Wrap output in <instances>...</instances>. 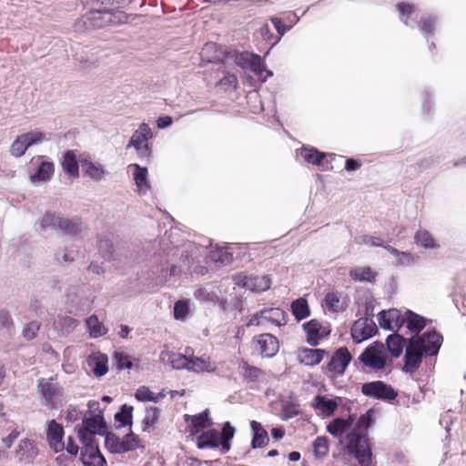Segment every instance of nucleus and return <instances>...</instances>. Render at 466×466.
<instances>
[{
	"label": "nucleus",
	"instance_id": "obj_41",
	"mask_svg": "<svg viewBox=\"0 0 466 466\" xmlns=\"http://www.w3.org/2000/svg\"><path fill=\"white\" fill-rule=\"evenodd\" d=\"M405 323L411 332L419 333L425 327L426 319L410 310H407L405 312Z\"/></svg>",
	"mask_w": 466,
	"mask_h": 466
},
{
	"label": "nucleus",
	"instance_id": "obj_9",
	"mask_svg": "<svg viewBox=\"0 0 466 466\" xmlns=\"http://www.w3.org/2000/svg\"><path fill=\"white\" fill-rule=\"evenodd\" d=\"M47 139L46 134L39 130L22 134L12 143L10 153L15 157H22L29 147L39 145Z\"/></svg>",
	"mask_w": 466,
	"mask_h": 466
},
{
	"label": "nucleus",
	"instance_id": "obj_47",
	"mask_svg": "<svg viewBox=\"0 0 466 466\" xmlns=\"http://www.w3.org/2000/svg\"><path fill=\"white\" fill-rule=\"evenodd\" d=\"M350 276L357 281H372L375 279L373 271L369 267L352 268Z\"/></svg>",
	"mask_w": 466,
	"mask_h": 466
},
{
	"label": "nucleus",
	"instance_id": "obj_17",
	"mask_svg": "<svg viewBox=\"0 0 466 466\" xmlns=\"http://www.w3.org/2000/svg\"><path fill=\"white\" fill-rule=\"evenodd\" d=\"M38 454V449L35 441L25 438L22 439L15 448V455L20 463L30 464Z\"/></svg>",
	"mask_w": 466,
	"mask_h": 466
},
{
	"label": "nucleus",
	"instance_id": "obj_10",
	"mask_svg": "<svg viewBox=\"0 0 466 466\" xmlns=\"http://www.w3.org/2000/svg\"><path fill=\"white\" fill-rule=\"evenodd\" d=\"M152 131L147 124L142 123L139 127L133 133L127 148L134 147L139 157H148L150 149L148 140L152 138Z\"/></svg>",
	"mask_w": 466,
	"mask_h": 466
},
{
	"label": "nucleus",
	"instance_id": "obj_8",
	"mask_svg": "<svg viewBox=\"0 0 466 466\" xmlns=\"http://www.w3.org/2000/svg\"><path fill=\"white\" fill-rule=\"evenodd\" d=\"M235 63L243 69L252 71L261 78L262 82H265L268 77L273 75L271 71H267V75L262 76L263 73L266 71V66L261 56L253 53L241 52L236 54Z\"/></svg>",
	"mask_w": 466,
	"mask_h": 466
},
{
	"label": "nucleus",
	"instance_id": "obj_37",
	"mask_svg": "<svg viewBox=\"0 0 466 466\" xmlns=\"http://www.w3.org/2000/svg\"><path fill=\"white\" fill-rule=\"evenodd\" d=\"M299 152L305 162L316 166H319L326 157L325 153L319 152L315 147H302Z\"/></svg>",
	"mask_w": 466,
	"mask_h": 466
},
{
	"label": "nucleus",
	"instance_id": "obj_1",
	"mask_svg": "<svg viewBox=\"0 0 466 466\" xmlns=\"http://www.w3.org/2000/svg\"><path fill=\"white\" fill-rule=\"evenodd\" d=\"M370 423L369 413L361 415L343 440L345 452L352 455L360 466H371L372 462V451L368 440Z\"/></svg>",
	"mask_w": 466,
	"mask_h": 466
},
{
	"label": "nucleus",
	"instance_id": "obj_4",
	"mask_svg": "<svg viewBox=\"0 0 466 466\" xmlns=\"http://www.w3.org/2000/svg\"><path fill=\"white\" fill-rule=\"evenodd\" d=\"M76 430L80 442H97L96 435H103L106 431V423L101 411L95 415H85L82 424L76 426Z\"/></svg>",
	"mask_w": 466,
	"mask_h": 466
},
{
	"label": "nucleus",
	"instance_id": "obj_57",
	"mask_svg": "<svg viewBox=\"0 0 466 466\" xmlns=\"http://www.w3.org/2000/svg\"><path fill=\"white\" fill-rule=\"evenodd\" d=\"M396 263L399 266H410L415 263V258L410 253L400 251L396 257Z\"/></svg>",
	"mask_w": 466,
	"mask_h": 466
},
{
	"label": "nucleus",
	"instance_id": "obj_51",
	"mask_svg": "<svg viewBox=\"0 0 466 466\" xmlns=\"http://www.w3.org/2000/svg\"><path fill=\"white\" fill-rule=\"evenodd\" d=\"M105 445L111 453H120V438L114 433H107L105 438Z\"/></svg>",
	"mask_w": 466,
	"mask_h": 466
},
{
	"label": "nucleus",
	"instance_id": "obj_3",
	"mask_svg": "<svg viewBox=\"0 0 466 466\" xmlns=\"http://www.w3.org/2000/svg\"><path fill=\"white\" fill-rule=\"evenodd\" d=\"M127 16L119 9L95 7L86 14L78 24H83L86 30L102 28L126 23Z\"/></svg>",
	"mask_w": 466,
	"mask_h": 466
},
{
	"label": "nucleus",
	"instance_id": "obj_43",
	"mask_svg": "<svg viewBox=\"0 0 466 466\" xmlns=\"http://www.w3.org/2000/svg\"><path fill=\"white\" fill-rule=\"evenodd\" d=\"M166 396L164 391H161L159 393H154L149 390L148 387L141 386L139 387L135 393V397L139 401H152V402H158L161 399H163Z\"/></svg>",
	"mask_w": 466,
	"mask_h": 466
},
{
	"label": "nucleus",
	"instance_id": "obj_38",
	"mask_svg": "<svg viewBox=\"0 0 466 466\" xmlns=\"http://www.w3.org/2000/svg\"><path fill=\"white\" fill-rule=\"evenodd\" d=\"M160 410L157 407H149L146 409L145 416L143 418V431L150 432L155 429L156 424L158 422Z\"/></svg>",
	"mask_w": 466,
	"mask_h": 466
},
{
	"label": "nucleus",
	"instance_id": "obj_48",
	"mask_svg": "<svg viewBox=\"0 0 466 466\" xmlns=\"http://www.w3.org/2000/svg\"><path fill=\"white\" fill-rule=\"evenodd\" d=\"M132 412L133 407L127 404L121 407L119 412L116 413L115 420L119 422V427H125L132 425Z\"/></svg>",
	"mask_w": 466,
	"mask_h": 466
},
{
	"label": "nucleus",
	"instance_id": "obj_36",
	"mask_svg": "<svg viewBox=\"0 0 466 466\" xmlns=\"http://www.w3.org/2000/svg\"><path fill=\"white\" fill-rule=\"evenodd\" d=\"M387 349L392 356L395 358L400 357L402 354L403 349L406 345V339L397 334L390 335L386 339Z\"/></svg>",
	"mask_w": 466,
	"mask_h": 466
},
{
	"label": "nucleus",
	"instance_id": "obj_55",
	"mask_svg": "<svg viewBox=\"0 0 466 466\" xmlns=\"http://www.w3.org/2000/svg\"><path fill=\"white\" fill-rule=\"evenodd\" d=\"M188 313V305L186 301L178 300L174 306V317L176 319L184 320Z\"/></svg>",
	"mask_w": 466,
	"mask_h": 466
},
{
	"label": "nucleus",
	"instance_id": "obj_11",
	"mask_svg": "<svg viewBox=\"0 0 466 466\" xmlns=\"http://www.w3.org/2000/svg\"><path fill=\"white\" fill-rule=\"evenodd\" d=\"M361 392L365 396L387 401L393 400L398 396L397 391L390 385L380 380L364 383Z\"/></svg>",
	"mask_w": 466,
	"mask_h": 466
},
{
	"label": "nucleus",
	"instance_id": "obj_32",
	"mask_svg": "<svg viewBox=\"0 0 466 466\" xmlns=\"http://www.w3.org/2000/svg\"><path fill=\"white\" fill-rule=\"evenodd\" d=\"M250 428L253 431L252 448L256 449L266 446L268 442V436L262 425L256 420H251Z\"/></svg>",
	"mask_w": 466,
	"mask_h": 466
},
{
	"label": "nucleus",
	"instance_id": "obj_40",
	"mask_svg": "<svg viewBox=\"0 0 466 466\" xmlns=\"http://www.w3.org/2000/svg\"><path fill=\"white\" fill-rule=\"evenodd\" d=\"M290 308H291V312H292L294 318L298 321H300V320L308 318L310 314L308 301H307V299H305L303 298L295 299L291 303Z\"/></svg>",
	"mask_w": 466,
	"mask_h": 466
},
{
	"label": "nucleus",
	"instance_id": "obj_56",
	"mask_svg": "<svg viewBox=\"0 0 466 466\" xmlns=\"http://www.w3.org/2000/svg\"><path fill=\"white\" fill-rule=\"evenodd\" d=\"M40 329V324L37 321H31L23 329V336L27 340H31L36 337Z\"/></svg>",
	"mask_w": 466,
	"mask_h": 466
},
{
	"label": "nucleus",
	"instance_id": "obj_27",
	"mask_svg": "<svg viewBox=\"0 0 466 466\" xmlns=\"http://www.w3.org/2000/svg\"><path fill=\"white\" fill-rule=\"evenodd\" d=\"M107 361V356L98 352L88 357L87 365L96 377H102L108 370Z\"/></svg>",
	"mask_w": 466,
	"mask_h": 466
},
{
	"label": "nucleus",
	"instance_id": "obj_44",
	"mask_svg": "<svg viewBox=\"0 0 466 466\" xmlns=\"http://www.w3.org/2000/svg\"><path fill=\"white\" fill-rule=\"evenodd\" d=\"M120 453L132 451L139 448L140 439L137 435L130 431L123 439L120 438Z\"/></svg>",
	"mask_w": 466,
	"mask_h": 466
},
{
	"label": "nucleus",
	"instance_id": "obj_22",
	"mask_svg": "<svg viewBox=\"0 0 466 466\" xmlns=\"http://www.w3.org/2000/svg\"><path fill=\"white\" fill-rule=\"evenodd\" d=\"M189 358L185 355L170 350H162L159 354V360L164 365H170L172 369L188 370Z\"/></svg>",
	"mask_w": 466,
	"mask_h": 466
},
{
	"label": "nucleus",
	"instance_id": "obj_60",
	"mask_svg": "<svg viewBox=\"0 0 466 466\" xmlns=\"http://www.w3.org/2000/svg\"><path fill=\"white\" fill-rule=\"evenodd\" d=\"M13 326V320L8 311H0V329H5L7 330Z\"/></svg>",
	"mask_w": 466,
	"mask_h": 466
},
{
	"label": "nucleus",
	"instance_id": "obj_50",
	"mask_svg": "<svg viewBox=\"0 0 466 466\" xmlns=\"http://www.w3.org/2000/svg\"><path fill=\"white\" fill-rule=\"evenodd\" d=\"M313 451L317 458H323L329 451V441L326 437H318L313 442Z\"/></svg>",
	"mask_w": 466,
	"mask_h": 466
},
{
	"label": "nucleus",
	"instance_id": "obj_20",
	"mask_svg": "<svg viewBox=\"0 0 466 466\" xmlns=\"http://www.w3.org/2000/svg\"><path fill=\"white\" fill-rule=\"evenodd\" d=\"M350 360L351 355L350 351L347 348L341 347L332 355L328 364V369L331 372L343 374Z\"/></svg>",
	"mask_w": 466,
	"mask_h": 466
},
{
	"label": "nucleus",
	"instance_id": "obj_45",
	"mask_svg": "<svg viewBox=\"0 0 466 466\" xmlns=\"http://www.w3.org/2000/svg\"><path fill=\"white\" fill-rule=\"evenodd\" d=\"M86 323L88 328L90 337L92 338H98L106 333V329L98 320L96 315H92L91 317H89L86 319Z\"/></svg>",
	"mask_w": 466,
	"mask_h": 466
},
{
	"label": "nucleus",
	"instance_id": "obj_23",
	"mask_svg": "<svg viewBox=\"0 0 466 466\" xmlns=\"http://www.w3.org/2000/svg\"><path fill=\"white\" fill-rule=\"evenodd\" d=\"M59 230L69 236L82 238L86 230V225L78 217L63 218Z\"/></svg>",
	"mask_w": 466,
	"mask_h": 466
},
{
	"label": "nucleus",
	"instance_id": "obj_49",
	"mask_svg": "<svg viewBox=\"0 0 466 466\" xmlns=\"http://www.w3.org/2000/svg\"><path fill=\"white\" fill-rule=\"evenodd\" d=\"M325 302L327 307L332 311L339 312L344 309V303L339 292H329L325 297Z\"/></svg>",
	"mask_w": 466,
	"mask_h": 466
},
{
	"label": "nucleus",
	"instance_id": "obj_31",
	"mask_svg": "<svg viewBox=\"0 0 466 466\" xmlns=\"http://www.w3.org/2000/svg\"><path fill=\"white\" fill-rule=\"evenodd\" d=\"M313 407L319 410L323 416L329 417L336 410L338 404L335 400L317 395L313 401Z\"/></svg>",
	"mask_w": 466,
	"mask_h": 466
},
{
	"label": "nucleus",
	"instance_id": "obj_42",
	"mask_svg": "<svg viewBox=\"0 0 466 466\" xmlns=\"http://www.w3.org/2000/svg\"><path fill=\"white\" fill-rule=\"evenodd\" d=\"M63 217L56 215L55 213L46 212L39 220L41 229H53L59 230Z\"/></svg>",
	"mask_w": 466,
	"mask_h": 466
},
{
	"label": "nucleus",
	"instance_id": "obj_26",
	"mask_svg": "<svg viewBox=\"0 0 466 466\" xmlns=\"http://www.w3.org/2000/svg\"><path fill=\"white\" fill-rule=\"evenodd\" d=\"M352 423L353 420L351 416H350L348 419L336 418L327 426V431L335 438H339V442L343 444L341 436L345 431L350 430Z\"/></svg>",
	"mask_w": 466,
	"mask_h": 466
},
{
	"label": "nucleus",
	"instance_id": "obj_15",
	"mask_svg": "<svg viewBox=\"0 0 466 466\" xmlns=\"http://www.w3.org/2000/svg\"><path fill=\"white\" fill-rule=\"evenodd\" d=\"M81 461L85 466H106V461L101 454L97 442H81Z\"/></svg>",
	"mask_w": 466,
	"mask_h": 466
},
{
	"label": "nucleus",
	"instance_id": "obj_24",
	"mask_svg": "<svg viewBox=\"0 0 466 466\" xmlns=\"http://www.w3.org/2000/svg\"><path fill=\"white\" fill-rule=\"evenodd\" d=\"M81 165L84 173L94 181H102L108 174L106 167L99 162L82 159Z\"/></svg>",
	"mask_w": 466,
	"mask_h": 466
},
{
	"label": "nucleus",
	"instance_id": "obj_2",
	"mask_svg": "<svg viewBox=\"0 0 466 466\" xmlns=\"http://www.w3.org/2000/svg\"><path fill=\"white\" fill-rule=\"evenodd\" d=\"M442 336L435 330L423 333L421 336H413L406 346L405 366L403 370L411 372L419 368L423 354L435 356L442 343Z\"/></svg>",
	"mask_w": 466,
	"mask_h": 466
},
{
	"label": "nucleus",
	"instance_id": "obj_28",
	"mask_svg": "<svg viewBox=\"0 0 466 466\" xmlns=\"http://www.w3.org/2000/svg\"><path fill=\"white\" fill-rule=\"evenodd\" d=\"M326 354L327 351L325 350L303 349L299 354V359L306 366H315L324 359Z\"/></svg>",
	"mask_w": 466,
	"mask_h": 466
},
{
	"label": "nucleus",
	"instance_id": "obj_61",
	"mask_svg": "<svg viewBox=\"0 0 466 466\" xmlns=\"http://www.w3.org/2000/svg\"><path fill=\"white\" fill-rule=\"evenodd\" d=\"M82 418V411L76 407H69L66 413V420L68 422H75Z\"/></svg>",
	"mask_w": 466,
	"mask_h": 466
},
{
	"label": "nucleus",
	"instance_id": "obj_52",
	"mask_svg": "<svg viewBox=\"0 0 466 466\" xmlns=\"http://www.w3.org/2000/svg\"><path fill=\"white\" fill-rule=\"evenodd\" d=\"M219 85L226 91L235 90L238 86V77L236 75L227 72L219 80Z\"/></svg>",
	"mask_w": 466,
	"mask_h": 466
},
{
	"label": "nucleus",
	"instance_id": "obj_46",
	"mask_svg": "<svg viewBox=\"0 0 466 466\" xmlns=\"http://www.w3.org/2000/svg\"><path fill=\"white\" fill-rule=\"evenodd\" d=\"M415 243L424 248H434L436 243L431 234L426 229H419L414 236Z\"/></svg>",
	"mask_w": 466,
	"mask_h": 466
},
{
	"label": "nucleus",
	"instance_id": "obj_53",
	"mask_svg": "<svg viewBox=\"0 0 466 466\" xmlns=\"http://www.w3.org/2000/svg\"><path fill=\"white\" fill-rule=\"evenodd\" d=\"M114 361L117 370L131 369L132 367L130 356L123 352H115Z\"/></svg>",
	"mask_w": 466,
	"mask_h": 466
},
{
	"label": "nucleus",
	"instance_id": "obj_7",
	"mask_svg": "<svg viewBox=\"0 0 466 466\" xmlns=\"http://www.w3.org/2000/svg\"><path fill=\"white\" fill-rule=\"evenodd\" d=\"M266 323L283 326L287 323V314L279 308L263 309L250 317L247 326H264Z\"/></svg>",
	"mask_w": 466,
	"mask_h": 466
},
{
	"label": "nucleus",
	"instance_id": "obj_5",
	"mask_svg": "<svg viewBox=\"0 0 466 466\" xmlns=\"http://www.w3.org/2000/svg\"><path fill=\"white\" fill-rule=\"evenodd\" d=\"M359 360L371 371L383 370L387 363L384 344L380 341L372 342L360 355Z\"/></svg>",
	"mask_w": 466,
	"mask_h": 466
},
{
	"label": "nucleus",
	"instance_id": "obj_25",
	"mask_svg": "<svg viewBox=\"0 0 466 466\" xmlns=\"http://www.w3.org/2000/svg\"><path fill=\"white\" fill-rule=\"evenodd\" d=\"M129 169H133V177L137 187L139 194H146L150 189L148 181V172L147 167H142L138 164H130Z\"/></svg>",
	"mask_w": 466,
	"mask_h": 466
},
{
	"label": "nucleus",
	"instance_id": "obj_58",
	"mask_svg": "<svg viewBox=\"0 0 466 466\" xmlns=\"http://www.w3.org/2000/svg\"><path fill=\"white\" fill-rule=\"evenodd\" d=\"M100 251L102 252L104 261L115 260L112 245L107 241L100 243Z\"/></svg>",
	"mask_w": 466,
	"mask_h": 466
},
{
	"label": "nucleus",
	"instance_id": "obj_33",
	"mask_svg": "<svg viewBox=\"0 0 466 466\" xmlns=\"http://www.w3.org/2000/svg\"><path fill=\"white\" fill-rule=\"evenodd\" d=\"M233 244L224 243L223 246H216L210 252V259L222 264H229L233 260V254L229 251Z\"/></svg>",
	"mask_w": 466,
	"mask_h": 466
},
{
	"label": "nucleus",
	"instance_id": "obj_39",
	"mask_svg": "<svg viewBox=\"0 0 466 466\" xmlns=\"http://www.w3.org/2000/svg\"><path fill=\"white\" fill-rule=\"evenodd\" d=\"M77 325V321L71 317H58L54 321V329L60 333V335H67L72 332Z\"/></svg>",
	"mask_w": 466,
	"mask_h": 466
},
{
	"label": "nucleus",
	"instance_id": "obj_21",
	"mask_svg": "<svg viewBox=\"0 0 466 466\" xmlns=\"http://www.w3.org/2000/svg\"><path fill=\"white\" fill-rule=\"evenodd\" d=\"M184 418L185 421L188 423V431L191 435L198 434L212 425L208 410L196 415L186 414Z\"/></svg>",
	"mask_w": 466,
	"mask_h": 466
},
{
	"label": "nucleus",
	"instance_id": "obj_34",
	"mask_svg": "<svg viewBox=\"0 0 466 466\" xmlns=\"http://www.w3.org/2000/svg\"><path fill=\"white\" fill-rule=\"evenodd\" d=\"M188 370L193 372H214L216 365L210 361L209 358L190 357Z\"/></svg>",
	"mask_w": 466,
	"mask_h": 466
},
{
	"label": "nucleus",
	"instance_id": "obj_16",
	"mask_svg": "<svg viewBox=\"0 0 466 466\" xmlns=\"http://www.w3.org/2000/svg\"><path fill=\"white\" fill-rule=\"evenodd\" d=\"M380 326L388 330H398L405 324V314L397 309L382 310L378 315Z\"/></svg>",
	"mask_w": 466,
	"mask_h": 466
},
{
	"label": "nucleus",
	"instance_id": "obj_30",
	"mask_svg": "<svg viewBox=\"0 0 466 466\" xmlns=\"http://www.w3.org/2000/svg\"><path fill=\"white\" fill-rule=\"evenodd\" d=\"M63 170L72 177H77L79 176V167L76 157V154L72 150H68L64 153L61 161Z\"/></svg>",
	"mask_w": 466,
	"mask_h": 466
},
{
	"label": "nucleus",
	"instance_id": "obj_64",
	"mask_svg": "<svg viewBox=\"0 0 466 466\" xmlns=\"http://www.w3.org/2000/svg\"><path fill=\"white\" fill-rule=\"evenodd\" d=\"M195 298L200 301H212L214 295L208 292L206 289L199 288L195 293Z\"/></svg>",
	"mask_w": 466,
	"mask_h": 466
},
{
	"label": "nucleus",
	"instance_id": "obj_29",
	"mask_svg": "<svg viewBox=\"0 0 466 466\" xmlns=\"http://www.w3.org/2000/svg\"><path fill=\"white\" fill-rule=\"evenodd\" d=\"M198 449H217L219 446V432L215 429H209L197 438Z\"/></svg>",
	"mask_w": 466,
	"mask_h": 466
},
{
	"label": "nucleus",
	"instance_id": "obj_13",
	"mask_svg": "<svg viewBox=\"0 0 466 466\" xmlns=\"http://www.w3.org/2000/svg\"><path fill=\"white\" fill-rule=\"evenodd\" d=\"M236 283L243 286L253 292H263L270 288L271 280L268 276L258 275H244L240 274L236 277Z\"/></svg>",
	"mask_w": 466,
	"mask_h": 466
},
{
	"label": "nucleus",
	"instance_id": "obj_19",
	"mask_svg": "<svg viewBox=\"0 0 466 466\" xmlns=\"http://www.w3.org/2000/svg\"><path fill=\"white\" fill-rule=\"evenodd\" d=\"M307 334V342L310 346H317L319 340L329 334V330L323 327L317 319H311L303 324Z\"/></svg>",
	"mask_w": 466,
	"mask_h": 466
},
{
	"label": "nucleus",
	"instance_id": "obj_54",
	"mask_svg": "<svg viewBox=\"0 0 466 466\" xmlns=\"http://www.w3.org/2000/svg\"><path fill=\"white\" fill-rule=\"evenodd\" d=\"M435 19L431 15H424L419 23L420 30L425 35H432L434 30Z\"/></svg>",
	"mask_w": 466,
	"mask_h": 466
},
{
	"label": "nucleus",
	"instance_id": "obj_62",
	"mask_svg": "<svg viewBox=\"0 0 466 466\" xmlns=\"http://www.w3.org/2000/svg\"><path fill=\"white\" fill-rule=\"evenodd\" d=\"M234 434L235 428L228 421L225 422L220 434V440L230 441L233 439Z\"/></svg>",
	"mask_w": 466,
	"mask_h": 466
},
{
	"label": "nucleus",
	"instance_id": "obj_18",
	"mask_svg": "<svg viewBox=\"0 0 466 466\" xmlns=\"http://www.w3.org/2000/svg\"><path fill=\"white\" fill-rule=\"evenodd\" d=\"M376 330L377 327L372 319H360L353 324L351 337L355 343H360L370 338Z\"/></svg>",
	"mask_w": 466,
	"mask_h": 466
},
{
	"label": "nucleus",
	"instance_id": "obj_35",
	"mask_svg": "<svg viewBox=\"0 0 466 466\" xmlns=\"http://www.w3.org/2000/svg\"><path fill=\"white\" fill-rule=\"evenodd\" d=\"M54 174V164L52 162L43 161L38 166L35 174L31 175L32 182H46L51 179Z\"/></svg>",
	"mask_w": 466,
	"mask_h": 466
},
{
	"label": "nucleus",
	"instance_id": "obj_59",
	"mask_svg": "<svg viewBox=\"0 0 466 466\" xmlns=\"http://www.w3.org/2000/svg\"><path fill=\"white\" fill-rule=\"evenodd\" d=\"M397 7L401 16L400 19L405 25H408L407 19L409 15H411V13L413 12V5L405 3H400L397 5Z\"/></svg>",
	"mask_w": 466,
	"mask_h": 466
},
{
	"label": "nucleus",
	"instance_id": "obj_12",
	"mask_svg": "<svg viewBox=\"0 0 466 466\" xmlns=\"http://www.w3.org/2000/svg\"><path fill=\"white\" fill-rule=\"evenodd\" d=\"M253 346L264 358L274 357L279 349V339L269 333H263L254 338Z\"/></svg>",
	"mask_w": 466,
	"mask_h": 466
},
{
	"label": "nucleus",
	"instance_id": "obj_14",
	"mask_svg": "<svg viewBox=\"0 0 466 466\" xmlns=\"http://www.w3.org/2000/svg\"><path fill=\"white\" fill-rule=\"evenodd\" d=\"M46 441L52 451L60 452L65 450L64 428L61 424L55 420H51L46 423Z\"/></svg>",
	"mask_w": 466,
	"mask_h": 466
},
{
	"label": "nucleus",
	"instance_id": "obj_63",
	"mask_svg": "<svg viewBox=\"0 0 466 466\" xmlns=\"http://www.w3.org/2000/svg\"><path fill=\"white\" fill-rule=\"evenodd\" d=\"M76 251L74 248H69L65 250L62 254L56 253V257L57 260H63V261H73L76 258Z\"/></svg>",
	"mask_w": 466,
	"mask_h": 466
},
{
	"label": "nucleus",
	"instance_id": "obj_6",
	"mask_svg": "<svg viewBox=\"0 0 466 466\" xmlns=\"http://www.w3.org/2000/svg\"><path fill=\"white\" fill-rule=\"evenodd\" d=\"M38 391L42 404L48 409H56L63 401L64 389L53 379H41L38 381Z\"/></svg>",
	"mask_w": 466,
	"mask_h": 466
}]
</instances>
